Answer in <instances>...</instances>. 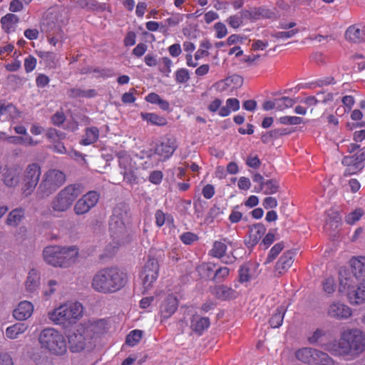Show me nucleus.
Segmentation results:
<instances>
[{
  "label": "nucleus",
  "instance_id": "1",
  "mask_svg": "<svg viewBox=\"0 0 365 365\" xmlns=\"http://www.w3.org/2000/svg\"><path fill=\"white\" fill-rule=\"evenodd\" d=\"M127 281V274L118 267H105L94 274L91 287L103 294L114 293L124 287Z\"/></svg>",
  "mask_w": 365,
  "mask_h": 365
},
{
  "label": "nucleus",
  "instance_id": "2",
  "mask_svg": "<svg viewBox=\"0 0 365 365\" xmlns=\"http://www.w3.org/2000/svg\"><path fill=\"white\" fill-rule=\"evenodd\" d=\"M336 346L339 354L356 357L365 351V333L358 329L347 330Z\"/></svg>",
  "mask_w": 365,
  "mask_h": 365
},
{
  "label": "nucleus",
  "instance_id": "3",
  "mask_svg": "<svg viewBox=\"0 0 365 365\" xmlns=\"http://www.w3.org/2000/svg\"><path fill=\"white\" fill-rule=\"evenodd\" d=\"M78 255L73 247L48 246L43 251L44 260L53 267H68L76 261Z\"/></svg>",
  "mask_w": 365,
  "mask_h": 365
},
{
  "label": "nucleus",
  "instance_id": "4",
  "mask_svg": "<svg viewBox=\"0 0 365 365\" xmlns=\"http://www.w3.org/2000/svg\"><path fill=\"white\" fill-rule=\"evenodd\" d=\"M38 341L41 348L56 356H62L67 351L65 337L53 328L43 329L39 334Z\"/></svg>",
  "mask_w": 365,
  "mask_h": 365
},
{
  "label": "nucleus",
  "instance_id": "5",
  "mask_svg": "<svg viewBox=\"0 0 365 365\" xmlns=\"http://www.w3.org/2000/svg\"><path fill=\"white\" fill-rule=\"evenodd\" d=\"M82 192L83 187L80 184L67 185L53 198L51 208L55 212H66Z\"/></svg>",
  "mask_w": 365,
  "mask_h": 365
},
{
  "label": "nucleus",
  "instance_id": "6",
  "mask_svg": "<svg viewBox=\"0 0 365 365\" xmlns=\"http://www.w3.org/2000/svg\"><path fill=\"white\" fill-rule=\"evenodd\" d=\"M66 182V175L61 170L50 169L43 173L37 194L45 198L56 192Z\"/></svg>",
  "mask_w": 365,
  "mask_h": 365
},
{
  "label": "nucleus",
  "instance_id": "7",
  "mask_svg": "<svg viewBox=\"0 0 365 365\" xmlns=\"http://www.w3.org/2000/svg\"><path fill=\"white\" fill-rule=\"evenodd\" d=\"M83 307L80 303L62 305L48 313V318L56 324H73L82 316Z\"/></svg>",
  "mask_w": 365,
  "mask_h": 365
},
{
  "label": "nucleus",
  "instance_id": "8",
  "mask_svg": "<svg viewBox=\"0 0 365 365\" xmlns=\"http://www.w3.org/2000/svg\"><path fill=\"white\" fill-rule=\"evenodd\" d=\"M349 264L350 270L341 267L339 272V283L343 286L365 279V257H352Z\"/></svg>",
  "mask_w": 365,
  "mask_h": 365
},
{
  "label": "nucleus",
  "instance_id": "9",
  "mask_svg": "<svg viewBox=\"0 0 365 365\" xmlns=\"http://www.w3.org/2000/svg\"><path fill=\"white\" fill-rule=\"evenodd\" d=\"M71 351L78 353L83 350H91L95 346V341L88 335L83 324L68 336Z\"/></svg>",
  "mask_w": 365,
  "mask_h": 365
},
{
  "label": "nucleus",
  "instance_id": "10",
  "mask_svg": "<svg viewBox=\"0 0 365 365\" xmlns=\"http://www.w3.org/2000/svg\"><path fill=\"white\" fill-rule=\"evenodd\" d=\"M41 174V167L37 163H31L26 166L22 178V193L29 196L34 191Z\"/></svg>",
  "mask_w": 365,
  "mask_h": 365
},
{
  "label": "nucleus",
  "instance_id": "11",
  "mask_svg": "<svg viewBox=\"0 0 365 365\" xmlns=\"http://www.w3.org/2000/svg\"><path fill=\"white\" fill-rule=\"evenodd\" d=\"M159 269L160 265L158 259L150 255L140 272V277L145 291L148 290L153 287V282L158 277Z\"/></svg>",
  "mask_w": 365,
  "mask_h": 365
},
{
  "label": "nucleus",
  "instance_id": "12",
  "mask_svg": "<svg viewBox=\"0 0 365 365\" xmlns=\"http://www.w3.org/2000/svg\"><path fill=\"white\" fill-rule=\"evenodd\" d=\"M345 286L339 283V290L346 292L349 302L351 304H361L365 302V279L357 282H351Z\"/></svg>",
  "mask_w": 365,
  "mask_h": 365
},
{
  "label": "nucleus",
  "instance_id": "13",
  "mask_svg": "<svg viewBox=\"0 0 365 365\" xmlns=\"http://www.w3.org/2000/svg\"><path fill=\"white\" fill-rule=\"evenodd\" d=\"M117 155L119 167L121 169L120 173L123 174L124 180L130 185L137 184L138 182L137 169L130 156L124 151L119 152Z\"/></svg>",
  "mask_w": 365,
  "mask_h": 365
},
{
  "label": "nucleus",
  "instance_id": "14",
  "mask_svg": "<svg viewBox=\"0 0 365 365\" xmlns=\"http://www.w3.org/2000/svg\"><path fill=\"white\" fill-rule=\"evenodd\" d=\"M175 138H168L165 141L157 145L154 153L162 158L163 160L168 159L177 149Z\"/></svg>",
  "mask_w": 365,
  "mask_h": 365
},
{
  "label": "nucleus",
  "instance_id": "15",
  "mask_svg": "<svg viewBox=\"0 0 365 365\" xmlns=\"http://www.w3.org/2000/svg\"><path fill=\"white\" fill-rule=\"evenodd\" d=\"M346 41L352 43H361L365 41V29H361L358 25L349 26L344 34Z\"/></svg>",
  "mask_w": 365,
  "mask_h": 365
},
{
  "label": "nucleus",
  "instance_id": "16",
  "mask_svg": "<svg viewBox=\"0 0 365 365\" xmlns=\"http://www.w3.org/2000/svg\"><path fill=\"white\" fill-rule=\"evenodd\" d=\"M249 240L246 242L248 247H254L256 245L261 237L264 235L266 232L265 226L262 223L254 224L253 225H249Z\"/></svg>",
  "mask_w": 365,
  "mask_h": 365
},
{
  "label": "nucleus",
  "instance_id": "17",
  "mask_svg": "<svg viewBox=\"0 0 365 365\" xmlns=\"http://www.w3.org/2000/svg\"><path fill=\"white\" fill-rule=\"evenodd\" d=\"M20 174L21 172L17 168H5L2 174V181L6 187H16L20 182Z\"/></svg>",
  "mask_w": 365,
  "mask_h": 365
},
{
  "label": "nucleus",
  "instance_id": "18",
  "mask_svg": "<svg viewBox=\"0 0 365 365\" xmlns=\"http://www.w3.org/2000/svg\"><path fill=\"white\" fill-rule=\"evenodd\" d=\"M328 314L334 318L347 319L351 315V309L341 303H333L329 306Z\"/></svg>",
  "mask_w": 365,
  "mask_h": 365
},
{
  "label": "nucleus",
  "instance_id": "19",
  "mask_svg": "<svg viewBox=\"0 0 365 365\" xmlns=\"http://www.w3.org/2000/svg\"><path fill=\"white\" fill-rule=\"evenodd\" d=\"M178 300L173 295H169L160 306V314L163 319H168L176 311Z\"/></svg>",
  "mask_w": 365,
  "mask_h": 365
},
{
  "label": "nucleus",
  "instance_id": "20",
  "mask_svg": "<svg viewBox=\"0 0 365 365\" xmlns=\"http://www.w3.org/2000/svg\"><path fill=\"white\" fill-rule=\"evenodd\" d=\"M34 311L33 304L28 302H21L18 307L14 310L13 316L19 321H24L29 318Z\"/></svg>",
  "mask_w": 365,
  "mask_h": 365
},
{
  "label": "nucleus",
  "instance_id": "21",
  "mask_svg": "<svg viewBox=\"0 0 365 365\" xmlns=\"http://www.w3.org/2000/svg\"><path fill=\"white\" fill-rule=\"evenodd\" d=\"M88 335L94 340L95 337L103 334L106 329V322L104 319H101L92 323L83 324Z\"/></svg>",
  "mask_w": 365,
  "mask_h": 365
},
{
  "label": "nucleus",
  "instance_id": "22",
  "mask_svg": "<svg viewBox=\"0 0 365 365\" xmlns=\"http://www.w3.org/2000/svg\"><path fill=\"white\" fill-rule=\"evenodd\" d=\"M210 324V319L205 317L194 315L191 319L190 328L192 331L200 336Z\"/></svg>",
  "mask_w": 365,
  "mask_h": 365
},
{
  "label": "nucleus",
  "instance_id": "23",
  "mask_svg": "<svg viewBox=\"0 0 365 365\" xmlns=\"http://www.w3.org/2000/svg\"><path fill=\"white\" fill-rule=\"evenodd\" d=\"M294 252L291 250L283 253L276 264V270L281 275L284 273L293 264Z\"/></svg>",
  "mask_w": 365,
  "mask_h": 365
},
{
  "label": "nucleus",
  "instance_id": "24",
  "mask_svg": "<svg viewBox=\"0 0 365 365\" xmlns=\"http://www.w3.org/2000/svg\"><path fill=\"white\" fill-rule=\"evenodd\" d=\"M212 293L217 299L222 300L235 299L237 297V292L235 289L225 285L215 286Z\"/></svg>",
  "mask_w": 365,
  "mask_h": 365
},
{
  "label": "nucleus",
  "instance_id": "25",
  "mask_svg": "<svg viewBox=\"0 0 365 365\" xmlns=\"http://www.w3.org/2000/svg\"><path fill=\"white\" fill-rule=\"evenodd\" d=\"M40 276L37 270L31 269L25 282L26 291L33 293L39 286Z\"/></svg>",
  "mask_w": 365,
  "mask_h": 365
},
{
  "label": "nucleus",
  "instance_id": "26",
  "mask_svg": "<svg viewBox=\"0 0 365 365\" xmlns=\"http://www.w3.org/2000/svg\"><path fill=\"white\" fill-rule=\"evenodd\" d=\"M315 351V349L305 347L299 349L296 352L295 356L298 360L312 365L313 359H314Z\"/></svg>",
  "mask_w": 365,
  "mask_h": 365
},
{
  "label": "nucleus",
  "instance_id": "27",
  "mask_svg": "<svg viewBox=\"0 0 365 365\" xmlns=\"http://www.w3.org/2000/svg\"><path fill=\"white\" fill-rule=\"evenodd\" d=\"M231 84H233L236 88L241 87L243 84V78L240 75L234 74L217 83L218 87L222 86L220 89L222 91L226 90Z\"/></svg>",
  "mask_w": 365,
  "mask_h": 365
},
{
  "label": "nucleus",
  "instance_id": "28",
  "mask_svg": "<svg viewBox=\"0 0 365 365\" xmlns=\"http://www.w3.org/2000/svg\"><path fill=\"white\" fill-rule=\"evenodd\" d=\"M125 230V222L111 215L110 221H109V230L111 233L116 235L117 237L119 235L123 233Z\"/></svg>",
  "mask_w": 365,
  "mask_h": 365
},
{
  "label": "nucleus",
  "instance_id": "29",
  "mask_svg": "<svg viewBox=\"0 0 365 365\" xmlns=\"http://www.w3.org/2000/svg\"><path fill=\"white\" fill-rule=\"evenodd\" d=\"M69 97L76 98H93L97 95V92L94 89L83 90L77 88H72L67 91Z\"/></svg>",
  "mask_w": 365,
  "mask_h": 365
},
{
  "label": "nucleus",
  "instance_id": "30",
  "mask_svg": "<svg viewBox=\"0 0 365 365\" xmlns=\"http://www.w3.org/2000/svg\"><path fill=\"white\" fill-rule=\"evenodd\" d=\"M291 132L287 128H279L274 129L266 133L263 134L261 137V140L263 143H268L272 139H276L279 136L285 135Z\"/></svg>",
  "mask_w": 365,
  "mask_h": 365
},
{
  "label": "nucleus",
  "instance_id": "31",
  "mask_svg": "<svg viewBox=\"0 0 365 365\" xmlns=\"http://www.w3.org/2000/svg\"><path fill=\"white\" fill-rule=\"evenodd\" d=\"M312 365H334V361L327 353L316 349Z\"/></svg>",
  "mask_w": 365,
  "mask_h": 365
},
{
  "label": "nucleus",
  "instance_id": "32",
  "mask_svg": "<svg viewBox=\"0 0 365 365\" xmlns=\"http://www.w3.org/2000/svg\"><path fill=\"white\" fill-rule=\"evenodd\" d=\"M128 205L125 202H120L113 208L112 216L119 218L124 222L128 218Z\"/></svg>",
  "mask_w": 365,
  "mask_h": 365
},
{
  "label": "nucleus",
  "instance_id": "33",
  "mask_svg": "<svg viewBox=\"0 0 365 365\" xmlns=\"http://www.w3.org/2000/svg\"><path fill=\"white\" fill-rule=\"evenodd\" d=\"M140 115L143 120H147L152 125L162 126L167 124V120L165 118L160 116L155 113H141Z\"/></svg>",
  "mask_w": 365,
  "mask_h": 365
},
{
  "label": "nucleus",
  "instance_id": "34",
  "mask_svg": "<svg viewBox=\"0 0 365 365\" xmlns=\"http://www.w3.org/2000/svg\"><path fill=\"white\" fill-rule=\"evenodd\" d=\"M27 327L24 323H16L6 329V336L9 339H16L19 334L24 333Z\"/></svg>",
  "mask_w": 365,
  "mask_h": 365
},
{
  "label": "nucleus",
  "instance_id": "35",
  "mask_svg": "<svg viewBox=\"0 0 365 365\" xmlns=\"http://www.w3.org/2000/svg\"><path fill=\"white\" fill-rule=\"evenodd\" d=\"M286 310L287 309L284 306H280L277 309L276 313L272 316L269 320L270 326L272 328H278L282 325Z\"/></svg>",
  "mask_w": 365,
  "mask_h": 365
},
{
  "label": "nucleus",
  "instance_id": "36",
  "mask_svg": "<svg viewBox=\"0 0 365 365\" xmlns=\"http://www.w3.org/2000/svg\"><path fill=\"white\" fill-rule=\"evenodd\" d=\"M19 18L13 14H8L1 19L2 28L6 32H10V30L18 23Z\"/></svg>",
  "mask_w": 365,
  "mask_h": 365
},
{
  "label": "nucleus",
  "instance_id": "37",
  "mask_svg": "<svg viewBox=\"0 0 365 365\" xmlns=\"http://www.w3.org/2000/svg\"><path fill=\"white\" fill-rule=\"evenodd\" d=\"M41 29L48 36H55L61 31L59 26L53 21H46L43 22L41 26Z\"/></svg>",
  "mask_w": 365,
  "mask_h": 365
},
{
  "label": "nucleus",
  "instance_id": "38",
  "mask_svg": "<svg viewBox=\"0 0 365 365\" xmlns=\"http://www.w3.org/2000/svg\"><path fill=\"white\" fill-rule=\"evenodd\" d=\"M279 185L276 179H270L266 180L264 186L263 192L264 195H273L279 191Z\"/></svg>",
  "mask_w": 365,
  "mask_h": 365
},
{
  "label": "nucleus",
  "instance_id": "39",
  "mask_svg": "<svg viewBox=\"0 0 365 365\" xmlns=\"http://www.w3.org/2000/svg\"><path fill=\"white\" fill-rule=\"evenodd\" d=\"M99 131L97 128L93 127L86 129V138L83 139V145H90L96 142L98 138Z\"/></svg>",
  "mask_w": 365,
  "mask_h": 365
},
{
  "label": "nucleus",
  "instance_id": "40",
  "mask_svg": "<svg viewBox=\"0 0 365 365\" xmlns=\"http://www.w3.org/2000/svg\"><path fill=\"white\" fill-rule=\"evenodd\" d=\"M91 209V205H88L81 197L76 202L73 207L74 212L78 215L86 214Z\"/></svg>",
  "mask_w": 365,
  "mask_h": 365
},
{
  "label": "nucleus",
  "instance_id": "41",
  "mask_svg": "<svg viewBox=\"0 0 365 365\" xmlns=\"http://www.w3.org/2000/svg\"><path fill=\"white\" fill-rule=\"evenodd\" d=\"M143 333V331L138 329L131 331L126 336V344L132 346H135L141 339Z\"/></svg>",
  "mask_w": 365,
  "mask_h": 365
},
{
  "label": "nucleus",
  "instance_id": "42",
  "mask_svg": "<svg viewBox=\"0 0 365 365\" xmlns=\"http://www.w3.org/2000/svg\"><path fill=\"white\" fill-rule=\"evenodd\" d=\"M99 197L100 194L94 190L89 191L81 197V198L84 200L88 205H91V208L96 205L99 200Z\"/></svg>",
  "mask_w": 365,
  "mask_h": 365
},
{
  "label": "nucleus",
  "instance_id": "43",
  "mask_svg": "<svg viewBox=\"0 0 365 365\" xmlns=\"http://www.w3.org/2000/svg\"><path fill=\"white\" fill-rule=\"evenodd\" d=\"M364 213V212L362 208H356L354 211L346 216L345 221L349 225H353L359 220Z\"/></svg>",
  "mask_w": 365,
  "mask_h": 365
},
{
  "label": "nucleus",
  "instance_id": "44",
  "mask_svg": "<svg viewBox=\"0 0 365 365\" xmlns=\"http://www.w3.org/2000/svg\"><path fill=\"white\" fill-rule=\"evenodd\" d=\"M23 215L21 210L11 211L6 219V223L9 225H17L21 220Z\"/></svg>",
  "mask_w": 365,
  "mask_h": 365
},
{
  "label": "nucleus",
  "instance_id": "45",
  "mask_svg": "<svg viewBox=\"0 0 365 365\" xmlns=\"http://www.w3.org/2000/svg\"><path fill=\"white\" fill-rule=\"evenodd\" d=\"M284 247V245L282 242H279L276 244L274 246H273L270 250V252L268 255L265 263H269L273 261L277 257V256L280 253V252L283 250Z\"/></svg>",
  "mask_w": 365,
  "mask_h": 365
},
{
  "label": "nucleus",
  "instance_id": "46",
  "mask_svg": "<svg viewBox=\"0 0 365 365\" xmlns=\"http://www.w3.org/2000/svg\"><path fill=\"white\" fill-rule=\"evenodd\" d=\"M226 250L227 246L225 244L221 242L216 241L214 243L212 252H213L214 257L221 258L225 255Z\"/></svg>",
  "mask_w": 365,
  "mask_h": 365
},
{
  "label": "nucleus",
  "instance_id": "47",
  "mask_svg": "<svg viewBox=\"0 0 365 365\" xmlns=\"http://www.w3.org/2000/svg\"><path fill=\"white\" fill-rule=\"evenodd\" d=\"M295 103L294 100L289 97H282L277 99V110H282L285 108L292 107Z\"/></svg>",
  "mask_w": 365,
  "mask_h": 365
},
{
  "label": "nucleus",
  "instance_id": "48",
  "mask_svg": "<svg viewBox=\"0 0 365 365\" xmlns=\"http://www.w3.org/2000/svg\"><path fill=\"white\" fill-rule=\"evenodd\" d=\"M279 121L284 125H299L303 122V119L297 116H283L279 118Z\"/></svg>",
  "mask_w": 365,
  "mask_h": 365
},
{
  "label": "nucleus",
  "instance_id": "49",
  "mask_svg": "<svg viewBox=\"0 0 365 365\" xmlns=\"http://www.w3.org/2000/svg\"><path fill=\"white\" fill-rule=\"evenodd\" d=\"M66 120V115L62 109L56 111L51 116V122L56 126H61Z\"/></svg>",
  "mask_w": 365,
  "mask_h": 365
},
{
  "label": "nucleus",
  "instance_id": "50",
  "mask_svg": "<svg viewBox=\"0 0 365 365\" xmlns=\"http://www.w3.org/2000/svg\"><path fill=\"white\" fill-rule=\"evenodd\" d=\"M299 30L294 29L288 31H278L272 34V36L276 38H289L297 34Z\"/></svg>",
  "mask_w": 365,
  "mask_h": 365
},
{
  "label": "nucleus",
  "instance_id": "51",
  "mask_svg": "<svg viewBox=\"0 0 365 365\" xmlns=\"http://www.w3.org/2000/svg\"><path fill=\"white\" fill-rule=\"evenodd\" d=\"M176 81L178 83H184L190 79L189 72L185 68H180L176 72Z\"/></svg>",
  "mask_w": 365,
  "mask_h": 365
},
{
  "label": "nucleus",
  "instance_id": "52",
  "mask_svg": "<svg viewBox=\"0 0 365 365\" xmlns=\"http://www.w3.org/2000/svg\"><path fill=\"white\" fill-rule=\"evenodd\" d=\"M250 269L245 265L241 266L239 270V282L241 283L248 282L250 280Z\"/></svg>",
  "mask_w": 365,
  "mask_h": 365
},
{
  "label": "nucleus",
  "instance_id": "53",
  "mask_svg": "<svg viewBox=\"0 0 365 365\" xmlns=\"http://www.w3.org/2000/svg\"><path fill=\"white\" fill-rule=\"evenodd\" d=\"M180 240L185 245H191L195 241L198 240V237L197 236V235H195L192 232H187L183 233L180 236Z\"/></svg>",
  "mask_w": 365,
  "mask_h": 365
},
{
  "label": "nucleus",
  "instance_id": "54",
  "mask_svg": "<svg viewBox=\"0 0 365 365\" xmlns=\"http://www.w3.org/2000/svg\"><path fill=\"white\" fill-rule=\"evenodd\" d=\"M229 272L230 269L227 267H220L216 270L213 279L217 282H221L228 276Z\"/></svg>",
  "mask_w": 365,
  "mask_h": 365
},
{
  "label": "nucleus",
  "instance_id": "55",
  "mask_svg": "<svg viewBox=\"0 0 365 365\" xmlns=\"http://www.w3.org/2000/svg\"><path fill=\"white\" fill-rule=\"evenodd\" d=\"M220 213V208L215 205L212 207L210 208L206 217V221L208 222H213L214 219L217 217Z\"/></svg>",
  "mask_w": 365,
  "mask_h": 365
},
{
  "label": "nucleus",
  "instance_id": "56",
  "mask_svg": "<svg viewBox=\"0 0 365 365\" xmlns=\"http://www.w3.org/2000/svg\"><path fill=\"white\" fill-rule=\"evenodd\" d=\"M215 29L217 31L216 36L218 38L225 37L227 34V30L225 25L223 23L217 22L215 24Z\"/></svg>",
  "mask_w": 365,
  "mask_h": 365
},
{
  "label": "nucleus",
  "instance_id": "57",
  "mask_svg": "<svg viewBox=\"0 0 365 365\" xmlns=\"http://www.w3.org/2000/svg\"><path fill=\"white\" fill-rule=\"evenodd\" d=\"M36 65V59L31 56H29L24 61V67L26 72L32 71L35 68Z\"/></svg>",
  "mask_w": 365,
  "mask_h": 365
},
{
  "label": "nucleus",
  "instance_id": "58",
  "mask_svg": "<svg viewBox=\"0 0 365 365\" xmlns=\"http://www.w3.org/2000/svg\"><path fill=\"white\" fill-rule=\"evenodd\" d=\"M163 178V173L160 170L153 171L149 177V180L155 185L159 184Z\"/></svg>",
  "mask_w": 365,
  "mask_h": 365
},
{
  "label": "nucleus",
  "instance_id": "59",
  "mask_svg": "<svg viewBox=\"0 0 365 365\" xmlns=\"http://www.w3.org/2000/svg\"><path fill=\"white\" fill-rule=\"evenodd\" d=\"M262 205L267 210L274 208L277 206V200L272 197H267L263 200Z\"/></svg>",
  "mask_w": 365,
  "mask_h": 365
},
{
  "label": "nucleus",
  "instance_id": "60",
  "mask_svg": "<svg viewBox=\"0 0 365 365\" xmlns=\"http://www.w3.org/2000/svg\"><path fill=\"white\" fill-rule=\"evenodd\" d=\"M324 292L328 294L333 293L334 291V282L332 278H327L323 282Z\"/></svg>",
  "mask_w": 365,
  "mask_h": 365
},
{
  "label": "nucleus",
  "instance_id": "61",
  "mask_svg": "<svg viewBox=\"0 0 365 365\" xmlns=\"http://www.w3.org/2000/svg\"><path fill=\"white\" fill-rule=\"evenodd\" d=\"M246 164L252 168L257 169L261 165V161L257 156L252 157L251 155L247 157Z\"/></svg>",
  "mask_w": 365,
  "mask_h": 365
},
{
  "label": "nucleus",
  "instance_id": "62",
  "mask_svg": "<svg viewBox=\"0 0 365 365\" xmlns=\"http://www.w3.org/2000/svg\"><path fill=\"white\" fill-rule=\"evenodd\" d=\"M316 100L317 101V103H326L328 101H333V94L331 93H329L324 95V93H318L317 94Z\"/></svg>",
  "mask_w": 365,
  "mask_h": 365
},
{
  "label": "nucleus",
  "instance_id": "63",
  "mask_svg": "<svg viewBox=\"0 0 365 365\" xmlns=\"http://www.w3.org/2000/svg\"><path fill=\"white\" fill-rule=\"evenodd\" d=\"M155 223L158 227H162L165 222V214L160 210H158L155 214Z\"/></svg>",
  "mask_w": 365,
  "mask_h": 365
},
{
  "label": "nucleus",
  "instance_id": "64",
  "mask_svg": "<svg viewBox=\"0 0 365 365\" xmlns=\"http://www.w3.org/2000/svg\"><path fill=\"white\" fill-rule=\"evenodd\" d=\"M0 365H14L12 359L9 354H0Z\"/></svg>",
  "mask_w": 365,
  "mask_h": 365
}]
</instances>
